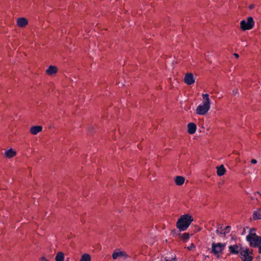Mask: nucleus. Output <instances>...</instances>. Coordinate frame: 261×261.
I'll use <instances>...</instances> for the list:
<instances>
[{
    "label": "nucleus",
    "mask_w": 261,
    "mask_h": 261,
    "mask_svg": "<svg viewBox=\"0 0 261 261\" xmlns=\"http://www.w3.org/2000/svg\"><path fill=\"white\" fill-rule=\"evenodd\" d=\"M42 261H48V260L44 256H43L41 258Z\"/></svg>",
    "instance_id": "b1692460"
},
{
    "label": "nucleus",
    "mask_w": 261,
    "mask_h": 261,
    "mask_svg": "<svg viewBox=\"0 0 261 261\" xmlns=\"http://www.w3.org/2000/svg\"><path fill=\"white\" fill-rule=\"evenodd\" d=\"M225 247V243H213L212 245V253L215 255L217 258H220Z\"/></svg>",
    "instance_id": "20e7f679"
},
{
    "label": "nucleus",
    "mask_w": 261,
    "mask_h": 261,
    "mask_svg": "<svg viewBox=\"0 0 261 261\" xmlns=\"http://www.w3.org/2000/svg\"><path fill=\"white\" fill-rule=\"evenodd\" d=\"M174 181L176 185L181 186L184 184L185 178L182 176H177L175 177Z\"/></svg>",
    "instance_id": "2eb2a0df"
},
{
    "label": "nucleus",
    "mask_w": 261,
    "mask_h": 261,
    "mask_svg": "<svg viewBox=\"0 0 261 261\" xmlns=\"http://www.w3.org/2000/svg\"><path fill=\"white\" fill-rule=\"evenodd\" d=\"M254 6L253 5H251L249 6V9H252L253 8H254Z\"/></svg>",
    "instance_id": "bb28decb"
},
{
    "label": "nucleus",
    "mask_w": 261,
    "mask_h": 261,
    "mask_svg": "<svg viewBox=\"0 0 261 261\" xmlns=\"http://www.w3.org/2000/svg\"><path fill=\"white\" fill-rule=\"evenodd\" d=\"M28 23V20L25 17H19L16 19V25L20 28H25Z\"/></svg>",
    "instance_id": "1a4fd4ad"
},
{
    "label": "nucleus",
    "mask_w": 261,
    "mask_h": 261,
    "mask_svg": "<svg viewBox=\"0 0 261 261\" xmlns=\"http://www.w3.org/2000/svg\"><path fill=\"white\" fill-rule=\"evenodd\" d=\"M190 238V234L189 233H184L181 236V238L184 240H188Z\"/></svg>",
    "instance_id": "aec40b11"
},
{
    "label": "nucleus",
    "mask_w": 261,
    "mask_h": 261,
    "mask_svg": "<svg viewBox=\"0 0 261 261\" xmlns=\"http://www.w3.org/2000/svg\"><path fill=\"white\" fill-rule=\"evenodd\" d=\"M184 81L188 85L194 84L195 82V79L193 74L192 73L186 74L184 78Z\"/></svg>",
    "instance_id": "6e6552de"
},
{
    "label": "nucleus",
    "mask_w": 261,
    "mask_h": 261,
    "mask_svg": "<svg viewBox=\"0 0 261 261\" xmlns=\"http://www.w3.org/2000/svg\"><path fill=\"white\" fill-rule=\"evenodd\" d=\"M165 259L166 261H174L175 260V257L172 258L171 260L167 259V257H166Z\"/></svg>",
    "instance_id": "393cba45"
},
{
    "label": "nucleus",
    "mask_w": 261,
    "mask_h": 261,
    "mask_svg": "<svg viewBox=\"0 0 261 261\" xmlns=\"http://www.w3.org/2000/svg\"><path fill=\"white\" fill-rule=\"evenodd\" d=\"M240 254L242 261H252L253 259L252 250H250L248 247H241Z\"/></svg>",
    "instance_id": "39448f33"
},
{
    "label": "nucleus",
    "mask_w": 261,
    "mask_h": 261,
    "mask_svg": "<svg viewBox=\"0 0 261 261\" xmlns=\"http://www.w3.org/2000/svg\"><path fill=\"white\" fill-rule=\"evenodd\" d=\"M188 249L189 250H194L195 249V246L194 244L192 243L191 245L187 247Z\"/></svg>",
    "instance_id": "412c9836"
},
{
    "label": "nucleus",
    "mask_w": 261,
    "mask_h": 261,
    "mask_svg": "<svg viewBox=\"0 0 261 261\" xmlns=\"http://www.w3.org/2000/svg\"><path fill=\"white\" fill-rule=\"evenodd\" d=\"M251 162L253 164H255L257 163V161L255 159H252L251 160Z\"/></svg>",
    "instance_id": "5701e85b"
},
{
    "label": "nucleus",
    "mask_w": 261,
    "mask_h": 261,
    "mask_svg": "<svg viewBox=\"0 0 261 261\" xmlns=\"http://www.w3.org/2000/svg\"><path fill=\"white\" fill-rule=\"evenodd\" d=\"M65 255L62 252H58L55 256V261H64Z\"/></svg>",
    "instance_id": "a211bd4d"
},
{
    "label": "nucleus",
    "mask_w": 261,
    "mask_h": 261,
    "mask_svg": "<svg viewBox=\"0 0 261 261\" xmlns=\"http://www.w3.org/2000/svg\"><path fill=\"white\" fill-rule=\"evenodd\" d=\"M254 24L253 18L248 17L246 19L241 21L240 28L242 31L250 30L254 27Z\"/></svg>",
    "instance_id": "423d86ee"
},
{
    "label": "nucleus",
    "mask_w": 261,
    "mask_h": 261,
    "mask_svg": "<svg viewBox=\"0 0 261 261\" xmlns=\"http://www.w3.org/2000/svg\"><path fill=\"white\" fill-rule=\"evenodd\" d=\"M202 101L196 109V113L200 116L207 114L211 108V99L208 94H202Z\"/></svg>",
    "instance_id": "f257e3e1"
},
{
    "label": "nucleus",
    "mask_w": 261,
    "mask_h": 261,
    "mask_svg": "<svg viewBox=\"0 0 261 261\" xmlns=\"http://www.w3.org/2000/svg\"><path fill=\"white\" fill-rule=\"evenodd\" d=\"M112 257L114 260H116L118 258L126 259L128 257V255L126 251L120 249H117L114 250L112 253Z\"/></svg>",
    "instance_id": "0eeeda50"
},
{
    "label": "nucleus",
    "mask_w": 261,
    "mask_h": 261,
    "mask_svg": "<svg viewBox=\"0 0 261 261\" xmlns=\"http://www.w3.org/2000/svg\"><path fill=\"white\" fill-rule=\"evenodd\" d=\"M234 56L236 58H238L239 57V56L238 54H234Z\"/></svg>",
    "instance_id": "cd10ccee"
},
{
    "label": "nucleus",
    "mask_w": 261,
    "mask_h": 261,
    "mask_svg": "<svg viewBox=\"0 0 261 261\" xmlns=\"http://www.w3.org/2000/svg\"><path fill=\"white\" fill-rule=\"evenodd\" d=\"M197 129L196 125L193 122H190L188 124V132L190 134H194Z\"/></svg>",
    "instance_id": "4468645a"
},
{
    "label": "nucleus",
    "mask_w": 261,
    "mask_h": 261,
    "mask_svg": "<svg viewBox=\"0 0 261 261\" xmlns=\"http://www.w3.org/2000/svg\"><path fill=\"white\" fill-rule=\"evenodd\" d=\"M246 240L250 246L258 248V253L261 254V237L256 234L255 228L250 229L248 234L246 236Z\"/></svg>",
    "instance_id": "f03ea898"
},
{
    "label": "nucleus",
    "mask_w": 261,
    "mask_h": 261,
    "mask_svg": "<svg viewBox=\"0 0 261 261\" xmlns=\"http://www.w3.org/2000/svg\"><path fill=\"white\" fill-rule=\"evenodd\" d=\"M253 218L254 220L261 219V208L257 209L256 211H254Z\"/></svg>",
    "instance_id": "f3484780"
},
{
    "label": "nucleus",
    "mask_w": 261,
    "mask_h": 261,
    "mask_svg": "<svg viewBox=\"0 0 261 261\" xmlns=\"http://www.w3.org/2000/svg\"><path fill=\"white\" fill-rule=\"evenodd\" d=\"M91 256L87 253H85L83 254L80 259V261H91Z\"/></svg>",
    "instance_id": "6ab92c4d"
},
{
    "label": "nucleus",
    "mask_w": 261,
    "mask_h": 261,
    "mask_svg": "<svg viewBox=\"0 0 261 261\" xmlns=\"http://www.w3.org/2000/svg\"><path fill=\"white\" fill-rule=\"evenodd\" d=\"M241 246L240 247L237 244L229 246L228 248L230 253L236 255L238 254L241 252Z\"/></svg>",
    "instance_id": "9b49d317"
},
{
    "label": "nucleus",
    "mask_w": 261,
    "mask_h": 261,
    "mask_svg": "<svg viewBox=\"0 0 261 261\" xmlns=\"http://www.w3.org/2000/svg\"><path fill=\"white\" fill-rule=\"evenodd\" d=\"M217 174L219 176H221L225 173L226 169L224 166L222 165L220 166L217 167Z\"/></svg>",
    "instance_id": "dca6fc26"
},
{
    "label": "nucleus",
    "mask_w": 261,
    "mask_h": 261,
    "mask_svg": "<svg viewBox=\"0 0 261 261\" xmlns=\"http://www.w3.org/2000/svg\"><path fill=\"white\" fill-rule=\"evenodd\" d=\"M42 130V127L41 126H33L30 127V132L34 135L38 134Z\"/></svg>",
    "instance_id": "ddd939ff"
},
{
    "label": "nucleus",
    "mask_w": 261,
    "mask_h": 261,
    "mask_svg": "<svg viewBox=\"0 0 261 261\" xmlns=\"http://www.w3.org/2000/svg\"><path fill=\"white\" fill-rule=\"evenodd\" d=\"M230 227L229 226H227L225 228V231H224V233H228L230 231Z\"/></svg>",
    "instance_id": "4be33fe9"
},
{
    "label": "nucleus",
    "mask_w": 261,
    "mask_h": 261,
    "mask_svg": "<svg viewBox=\"0 0 261 261\" xmlns=\"http://www.w3.org/2000/svg\"><path fill=\"white\" fill-rule=\"evenodd\" d=\"M201 229L199 227L196 226V230L195 231V232L199 231Z\"/></svg>",
    "instance_id": "a878e982"
},
{
    "label": "nucleus",
    "mask_w": 261,
    "mask_h": 261,
    "mask_svg": "<svg viewBox=\"0 0 261 261\" xmlns=\"http://www.w3.org/2000/svg\"><path fill=\"white\" fill-rule=\"evenodd\" d=\"M58 71V68L56 66L50 65L46 70L45 73L48 75L52 76L55 75Z\"/></svg>",
    "instance_id": "f8f14e48"
},
{
    "label": "nucleus",
    "mask_w": 261,
    "mask_h": 261,
    "mask_svg": "<svg viewBox=\"0 0 261 261\" xmlns=\"http://www.w3.org/2000/svg\"><path fill=\"white\" fill-rule=\"evenodd\" d=\"M193 217L189 215L186 214L181 216L176 222V227L180 231L186 230L193 222Z\"/></svg>",
    "instance_id": "7ed1b4c3"
},
{
    "label": "nucleus",
    "mask_w": 261,
    "mask_h": 261,
    "mask_svg": "<svg viewBox=\"0 0 261 261\" xmlns=\"http://www.w3.org/2000/svg\"><path fill=\"white\" fill-rule=\"evenodd\" d=\"M17 154L16 151L13 148L7 149L4 152V156L6 159H12Z\"/></svg>",
    "instance_id": "9d476101"
}]
</instances>
